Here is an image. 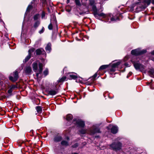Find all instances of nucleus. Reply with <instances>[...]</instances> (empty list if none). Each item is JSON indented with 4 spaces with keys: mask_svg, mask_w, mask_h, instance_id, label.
<instances>
[{
    "mask_svg": "<svg viewBox=\"0 0 154 154\" xmlns=\"http://www.w3.org/2000/svg\"><path fill=\"white\" fill-rule=\"evenodd\" d=\"M94 8H96V7H94Z\"/></svg>",
    "mask_w": 154,
    "mask_h": 154,
    "instance_id": "864d4df0",
    "label": "nucleus"
},
{
    "mask_svg": "<svg viewBox=\"0 0 154 154\" xmlns=\"http://www.w3.org/2000/svg\"><path fill=\"white\" fill-rule=\"evenodd\" d=\"M145 6H142L140 8H144L146 7V5L147 6L149 5L150 3H152L153 4H154V0H145Z\"/></svg>",
    "mask_w": 154,
    "mask_h": 154,
    "instance_id": "39448f33",
    "label": "nucleus"
},
{
    "mask_svg": "<svg viewBox=\"0 0 154 154\" xmlns=\"http://www.w3.org/2000/svg\"><path fill=\"white\" fill-rule=\"evenodd\" d=\"M95 4V1L93 0H90V1L89 4L91 5H94Z\"/></svg>",
    "mask_w": 154,
    "mask_h": 154,
    "instance_id": "7c9ffc66",
    "label": "nucleus"
},
{
    "mask_svg": "<svg viewBox=\"0 0 154 154\" xmlns=\"http://www.w3.org/2000/svg\"><path fill=\"white\" fill-rule=\"evenodd\" d=\"M84 14V13H83V12H80L79 13V14L80 15H82L83 14Z\"/></svg>",
    "mask_w": 154,
    "mask_h": 154,
    "instance_id": "37998d69",
    "label": "nucleus"
},
{
    "mask_svg": "<svg viewBox=\"0 0 154 154\" xmlns=\"http://www.w3.org/2000/svg\"><path fill=\"white\" fill-rule=\"evenodd\" d=\"M92 130H91L88 133L91 134H93L95 133H100L99 129L96 125H94L92 127Z\"/></svg>",
    "mask_w": 154,
    "mask_h": 154,
    "instance_id": "20e7f679",
    "label": "nucleus"
},
{
    "mask_svg": "<svg viewBox=\"0 0 154 154\" xmlns=\"http://www.w3.org/2000/svg\"><path fill=\"white\" fill-rule=\"evenodd\" d=\"M40 23V22L39 21H36L35 23L34 24V27L35 28H36L37 27H38V26L39 25Z\"/></svg>",
    "mask_w": 154,
    "mask_h": 154,
    "instance_id": "393cba45",
    "label": "nucleus"
},
{
    "mask_svg": "<svg viewBox=\"0 0 154 154\" xmlns=\"http://www.w3.org/2000/svg\"><path fill=\"white\" fill-rule=\"evenodd\" d=\"M118 131V127L116 126H113L111 129V132L114 134H116Z\"/></svg>",
    "mask_w": 154,
    "mask_h": 154,
    "instance_id": "ddd939ff",
    "label": "nucleus"
},
{
    "mask_svg": "<svg viewBox=\"0 0 154 154\" xmlns=\"http://www.w3.org/2000/svg\"><path fill=\"white\" fill-rule=\"evenodd\" d=\"M12 92V89L11 88L8 91V92L9 93H11Z\"/></svg>",
    "mask_w": 154,
    "mask_h": 154,
    "instance_id": "a19ab883",
    "label": "nucleus"
},
{
    "mask_svg": "<svg viewBox=\"0 0 154 154\" xmlns=\"http://www.w3.org/2000/svg\"><path fill=\"white\" fill-rule=\"evenodd\" d=\"M120 64V62H117L116 63H114L112 64V68L110 69V71H115V70L114 69V68L116 67Z\"/></svg>",
    "mask_w": 154,
    "mask_h": 154,
    "instance_id": "9d476101",
    "label": "nucleus"
},
{
    "mask_svg": "<svg viewBox=\"0 0 154 154\" xmlns=\"http://www.w3.org/2000/svg\"><path fill=\"white\" fill-rule=\"evenodd\" d=\"M44 74L45 75V76H46L47 75L48 73V70H45L43 72Z\"/></svg>",
    "mask_w": 154,
    "mask_h": 154,
    "instance_id": "f704fd0d",
    "label": "nucleus"
},
{
    "mask_svg": "<svg viewBox=\"0 0 154 154\" xmlns=\"http://www.w3.org/2000/svg\"><path fill=\"white\" fill-rule=\"evenodd\" d=\"M9 79L13 82H15L17 80L14 77H13L12 76H10L9 77Z\"/></svg>",
    "mask_w": 154,
    "mask_h": 154,
    "instance_id": "473e14b6",
    "label": "nucleus"
},
{
    "mask_svg": "<svg viewBox=\"0 0 154 154\" xmlns=\"http://www.w3.org/2000/svg\"><path fill=\"white\" fill-rule=\"evenodd\" d=\"M39 17V15L38 14H36L35 15L34 17V20H37Z\"/></svg>",
    "mask_w": 154,
    "mask_h": 154,
    "instance_id": "2f4dec72",
    "label": "nucleus"
},
{
    "mask_svg": "<svg viewBox=\"0 0 154 154\" xmlns=\"http://www.w3.org/2000/svg\"><path fill=\"white\" fill-rule=\"evenodd\" d=\"M149 74L151 76L154 77V70L151 69L149 72Z\"/></svg>",
    "mask_w": 154,
    "mask_h": 154,
    "instance_id": "a211bd4d",
    "label": "nucleus"
},
{
    "mask_svg": "<svg viewBox=\"0 0 154 154\" xmlns=\"http://www.w3.org/2000/svg\"><path fill=\"white\" fill-rule=\"evenodd\" d=\"M122 146V144L120 142L117 143H113L110 145L111 147L113 150L116 151L120 149Z\"/></svg>",
    "mask_w": 154,
    "mask_h": 154,
    "instance_id": "7ed1b4c3",
    "label": "nucleus"
},
{
    "mask_svg": "<svg viewBox=\"0 0 154 154\" xmlns=\"http://www.w3.org/2000/svg\"><path fill=\"white\" fill-rule=\"evenodd\" d=\"M33 70L35 72H37L38 70V63H37L34 62L32 64Z\"/></svg>",
    "mask_w": 154,
    "mask_h": 154,
    "instance_id": "f8f14e48",
    "label": "nucleus"
},
{
    "mask_svg": "<svg viewBox=\"0 0 154 154\" xmlns=\"http://www.w3.org/2000/svg\"><path fill=\"white\" fill-rule=\"evenodd\" d=\"M57 93V92L55 90H51L49 92V94L51 95H54Z\"/></svg>",
    "mask_w": 154,
    "mask_h": 154,
    "instance_id": "6ab92c4d",
    "label": "nucleus"
},
{
    "mask_svg": "<svg viewBox=\"0 0 154 154\" xmlns=\"http://www.w3.org/2000/svg\"><path fill=\"white\" fill-rule=\"evenodd\" d=\"M51 44L50 43H48L47 45L46 48L45 49L48 53H49L50 52L51 50Z\"/></svg>",
    "mask_w": 154,
    "mask_h": 154,
    "instance_id": "4468645a",
    "label": "nucleus"
},
{
    "mask_svg": "<svg viewBox=\"0 0 154 154\" xmlns=\"http://www.w3.org/2000/svg\"><path fill=\"white\" fill-rule=\"evenodd\" d=\"M48 28L50 30L52 29V25L51 23H50L48 26Z\"/></svg>",
    "mask_w": 154,
    "mask_h": 154,
    "instance_id": "c9c22d12",
    "label": "nucleus"
},
{
    "mask_svg": "<svg viewBox=\"0 0 154 154\" xmlns=\"http://www.w3.org/2000/svg\"><path fill=\"white\" fill-rule=\"evenodd\" d=\"M72 116L71 114L67 115L66 116V120H71L72 118Z\"/></svg>",
    "mask_w": 154,
    "mask_h": 154,
    "instance_id": "412c9836",
    "label": "nucleus"
},
{
    "mask_svg": "<svg viewBox=\"0 0 154 154\" xmlns=\"http://www.w3.org/2000/svg\"><path fill=\"white\" fill-rule=\"evenodd\" d=\"M15 88V86L14 85H12L10 86V88L12 89L14 88Z\"/></svg>",
    "mask_w": 154,
    "mask_h": 154,
    "instance_id": "ea45409f",
    "label": "nucleus"
},
{
    "mask_svg": "<svg viewBox=\"0 0 154 154\" xmlns=\"http://www.w3.org/2000/svg\"><path fill=\"white\" fill-rule=\"evenodd\" d=\"M38 65L39 68V69H38L39 73H37L36 74V76L37 77L38 76L39 74H40L42 72L43 69V65L42 63H39Z\"/></svg>",
    "mask_w": 154,
    "mask_h": 154,
    "instance_id": "9b49d317",
    "label": "nucleus"
},
{
    "mask_svg": "<svg viewBox=\"0 0 154 154\" xmlns=\"http://www.w3.org/2000/svg\"><path fill=\"white\" fill-rule=\"evenodd\" d=\"M75 124L78 127L81 128L85 126L84 122L80 120H76L75 122Z\"/></svg>",
    "mask_w": 154,
    "mask_h": 154,
    "instance_id": "423d86ee",
    "label": "nucleus"
},
{
    "mask_svg": "<svg viewBox=\"0 0 154 154\" xmlns=\"http://www.w3.org/2000/svg\"><path fill=\"white\" fill-rule=\"evenodd\" d=\"M146 52V50H140V49H137L132 50L131 51V54L133 55L137 56L143 54Z\"/></svg>",
    "mask_w": 154,
    "mask_h": 154,
    "instance_id": "f03ea898",
    "label": "nucleus"
},
{
    "mask_svg": "<svg viewBox=\"0 0 154 154\" xmlns=\"http://www.w3.org/2000/svg\"><path fill=\"white\" fill-rule=\"evenodd\" d=\"M24 72L26 74H30L32 72V70L30 66H26L24 69Z\"/></svg>",
    "mask_w": 154,
    "mask_h": 154,
    "instance_id": "0eeeda50",
    "label": "nucleus"
},
{
    "mask_svg": "<svg viewBox=\"0 0 154 154\" xmlns=\"http://www.w3.org/2000/svg\"><path fill=\"white\" fill-rule=\"evenodd\" d=\"M152 60L153 61H154V58H153V59H152Z\"/></svg>",
    "mask_w": 154,
    "mask_h": 154,
    "instance_id": "603ef678",
    "label": "nucleus"
},
{
    "mask_svg": "<svg viewBox=\"0 0 154 154\" xmlns=\"http://www.w3.org/2000/svg\"><path fill=\"white\" fill-rule=\"evenodd\" d=\"M136 58L135 57L131 60V61L133 63L135 68L137 70L139 69L141 71H143L145 68L144 66L138 63V61H137V59L136 60Z\"/></svg>",
    "mask_w": 154,
    "mask_h": 154,
    "instance_id": "f257e3e1",
    "label": "nucleus"
},
{
    "mask_svg": "<svg viewBox=\"0 0 154 154\" xmlns=\"http://www.w3.org/2000/svg\"><path fill=\"white\" fill-rule=\"evenodd\" d=\"M75 2L77 5L79 6H81V4L80 1V0H75Z\"/></svg>",
    "mask_w": 154,
    "mask_h": 154,
    "instance_id": "5701e85b",
    "label": "nucleus"
},
{
    "mask_svg": "<svg viewBox=\"0 0 154 154\" xmlns=\"http://www.w3.org/2000/svg\"><path fill=\"white\" fill-rule=\"evenodd\" d=\"M79 132L81 134H85L87 132V131L86 130L83 129H82L81 130L79 131Z\"/></svg>",
    "mask_w": 154,
    "mask_h": 154,
    "instance_id": "c85d7f7f",
    "label": "nucleus"
},
{
    "mask_svg": "<svg viewBox=\"0 0 154 154\" xmlns=\"http://www.w3.org/2000/svg\"><path fill=\"white\" fill-rule=\"evenodd\" d=\"M44 30H45V29H44V28L42 27V29L39 31V33H40V34H41V33H43L44 32Z\"/></svg>",
    "mask_w": 154,
    "mask_h": 154,
    "instance_id": "4c0bfd02",
    "label": "nucleus"
},
{
    "mask_svg": "<svg viewBox=\"0 0 154 154\" xmlns=\"http://www.w3.org/2000/svg\"><path fill=\"white\" fill-rule=\"evenodd\" d=\"M151 54L154 55V50L151 52Z\"/></svg>",
    "mask_w": 154,
    "mask_h": 154,
    "instance_id": "c03bdc74",
    "label": "nucleus"
},
{
    "mask_svg": "<svg viewBox=\"0 0 154 154\" xmlns=\"http://www.w3.org/2000/svg\"><path fill=\"white\" fill-rule=\"evenodd\" d=\"M14 77L16 80H17L18 78V72L17 71H15L14 72Z\"/></svg>",
    "mask_w": 154,
    "mask_h": 154,
    "instance_id": "4be33fe9",
    "label": "nucleus"
},
{
    "mask_svg": "<svg viewBox=\"0 0 154 154\" xmlns=\"http://www.w3.org/2000/svg\"><path fill=\"white\" fill-rule=\"evenodd\" d=\"M66 11H67L69 12L70 11V10H67Z\"/></svg>",
    "mask_w": 154,
    "mask_h": 154,
    "instance_id": "de8ad7c7",
    "label": "nucleus"
},
{
    "mask_svg": "<svg viewBox=\"0 0 154 154\" xmlns=\"http://www.w3.org/2000/svg\"><path fill=\"white\" fill-rule=\"evenodd\" d=\"M42 50L40 49H38L36 51V54L37 55H39L41 54Z\"/></svg>",
    "mask_w": 154,
    "mask_h": 154,
    "instance_id": "cd10ccee",
    "label": "nucleus"
},
{
    "mask_svg": "<svg viewBox=\"0 0 154 154\" xmlns=\"http://www.w3.org/2000/svg\"><path fill=\"white\" fill-rule=\"evenodd\" d=\"M36 109L38 113H41L42 112V108L40 106H37L36 107Z\"/></svg>",
    "mask_w": 154,
    "mask_h": 154,
    "instance_id": "f3484780",
    "label": "nucleus"
},
{
    "mask_svg": "<svg viewBox=\"0 0 154 154\" xmlns=\"http://www.w3.org/2000/svg\"><path fill=\"white\" fill-rule=\"evenodd\" d=\"M32 8V7L31 5H29L27 8L26 11L27 12H28L29 11V10L30 9Z\"/></svg>",
    "mask_w": 154,
    "mask_h": 154,
    "instance_id": "72a5a7b5",
    "label": "nucleus"
},
{
    "mask_svg": "<svg viewBox=\"0 0 154 154\" xmlns=\"http://www.w3.org/2000/svg\"><path fill=\"white\" fill-rule=\"evenodd\" d=\"M98 15L100 16L103 17L104 18H105L107 19L108 17L109 14H106L103 13H101L98 14Z\"/></svg>",
    "mask_w": 154,
    "mask_h": 154,
    "instance_id": "dca6fc26",
    "label": "nucleus"
},
{
    "mask_svg": "<svg viewBox=\"0 0 154 154\" xmlns=\"http://www.w3.org/2000/svg\"><path fill=\"white\" fill-rule=\"evenodd\" d=\"M97 73L96 72L92 76V77L93 79H94L97 76Z\"/></svg>",
    "mask_w": 154,
    "mask_h": 154,
    "instance_id": "e433bc0d",
    "label": "nucleus"
},
{
    "mask_svg": "<svg viewBox=\"0 0 154 154\" xmlns=\"http://www.w3.org/2000/svg\"><path fill=\"white\" fill-rule=\"evenodd\" d=\"M69 2V0H67V3L68 4Z\"/></svg>",
    "mask_w": 154,
    "mask_h": 154,
    "instance_id": "a18cd8bd",
    "label": "nucleus"
},
{
    "mask_svg": "<svg viewBox=\"0 0 154 154\" xmlns=\"http://www.w3.org/2000/svg\"><path fill=\"white\" fill-rule=\"evenodd\" d=\"M62 139L61 136H56L54 138V141L57 142L60 141Z\"/></svg>",
    "mask_w": 154,
    "mask_h": 154,
    "instance_id": "2eb2a0df",
    "label": "nucleus"
},
{
    "mask_svg": "<svg viewBox=\"0 0 154 154\" xmlns=\"http://www.w3.org/2000/svg\"><path fill=\"white\" fill-rule=\"evenodd\" d=\"M78 146V144L77 143H75L73 146V147H76Z\"/></svg>",
    "mask_w": 154,
    "mask_h": 154,
    "instance_id": "79ce46f5",
    "label": "nucleus"
},
{
    "mask_svg": "<svg viewBox=\"0 0 154 154\" xmlns=\"http://www.w3.org/2000/svg\"><path fill=\"white\" fill-rule=\"evenodd\" d=\"M125 65H126V66L127 65V63H125Z\"/></svg>",
    "mask_w": 154,
    "mask_h": 154,
    "instance_id": "3c124183",
    "label": "nucleus"
},
{
    "mask_svg": "<svg viewBox=\"0 0 154 154\" xmlns=\"http://www.w3.org/2000/svg\"><path fill=\"white\" fill-rule=\"evenodd\" d=\"M108 67L107 65H103L101 66L99 69V70L101 69H104Z\"/></svg>",
    "mask_w": 154,
    "mask_h": 154,
    "instance_id": "a878e982",
    "label": "nucleus"
},
{
    "mask_svg": "<svg viewBox=\"0 0 154 154\" xmlns=\"http://www.w3.org/2000/svg\"><path fill=\"white\" fill-rule=\"evenodd\" d=\"M61 144L63 146H67L69 145V143L68 142L65 140H63L61 142Z\"/></svg>",
    "mask_w": 154,
    "mask_h": 154,
    "instance_id": "aec40b11",
    "label": "nucleus"
},
{
    "mask_svg": "<svg viewBox=\"0 0 154 154\" xmlns=\"http://www.w3.org/2000/svg\"><path fill=\"white\" fill-rule=\"evenodd\" d=\"M73 154H78V153H75V152Z\"/></svg>",
    "mask_w": 154,
    "mask_h": 154,
    "instance_id": "09e8293b",
    "label": "nucleus"
},
{
    "mask_svg": "<svg viewBox=\"0 0 154 154\" xmlns=\"http://www.w3.org/2000/svg\"><path fill=\"white\" fill-rule=\"evenodd\" d=\"M66 139L67 140H69V138L68 137H67L66 138Z\"/></svg>",
    "mask_w": 154,
    "mask_h": 154,
    "instance_id": "49530a36",
    "label": "nucleus"
},
{
    "mask_svg": "<svg viewBox=\"0 0 154 154\" xmlns=\"http://www.w3.org/2000/svg\"><path fill=\"white\" fill-rule=\"evenodd\" d=\"M66 79V77H63L58 81V82H63V81L65 80Z\"/></svg>",
    "mask_w": 154,
    "mask_h": 154,
    "instance_id": "c756f323",
    "label": "nucleus"
},
{
    "mask_svg": "<svg viewBox=\"0 0 154 154\" xmlns=\"http://www.w3.org/2000/svg\"><path fill=\"white\" fill-rule=\"evenodd\" d=\"M35 50V49L34 48H31L28 51V54L30 55H31L32 53Z\"/></svg>",
    "mask_w": 154,
    "mask_h": 154,
    "instance_id": "b1692460",
    "label": "nucleus"
},
{
    "mask_svg": "<svg viewBox=\"0 0 154 154\" xmlns=\"http://www.w3.org/2000/svg\"><path fill=\"white\" fill-rule=\"evenodd\" d=\"M31 55L28 54V55L24 59V62H27L31 58Z\"/></svg>",
    "mask_w": 154,
    "mask_h": 154,
    "instance_id": "bb28decb",
    "label": "nucleus"
},
{
    "mask_svg": "<svg viewBox=\"0 0 154 154\" xmlns=\"http://www.w3.org/2000/svg\"><path fill=\"white\" fill-rule=\"evenodd\" d=\"M45 15V13L43 11L42 12V18H43V17H44Z\"/></svg>",
    "mask_w": 154,
    "mask_h": 154,
    "instance_id": "58836bf2",
    "label": "nucleus"
},
{
    "mask_svg": "<svg viewBox=\"0 0 154 154\" xmlns=\"http://www.w3.org/2000/svg\"><path fill=\"white\" fill-rule=\"evenodd\" d=\"M71 73L69 75V79L71 80L72 79H75L78 78L77 74L75 73Z\"/></svg>",
    "mask_w": 154,
    "mask_h": 154,
    "instance_id": "1a4fd4ad",
    "label": "nucleus"
},
{
    "mask_svg": "<svg viewBox=\"0 0 154 154\" xmlns=\"http://www.w3.org/2000/svg\"><path fill=\"white\" fill-rule=\"evenodd\" d=\"M109 18L110 19V20L111 21H116L118 19V17H113L112 15L111 14H109L108 17V18L107 19L109 20Z\"/></svg>",
    "mask_w": 154,
    "mask_h": 154,
    "instance_id": "6e6552de",
    "label": "nucleus"
},
{
    "mask_svg": "<svg viewBox=\"0 0 154 154\" xmlns=\"http://www.w3.org/2000/svg\"><path fill=\"white\" fill-rule=\"evenodd\" d=\"M150 88L151 89H153V88H152L151 87H150Z\"/></svg>",
    "mask_w": 154,
    "mask_h": 154,
    "instance_id": "8fccbe9b",
    "label": "nucleus"
}]
</instances>
